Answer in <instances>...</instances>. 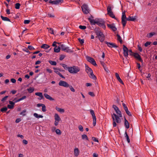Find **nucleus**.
I'll list each match as a JSON object with an SVG mask.
<instances>
[{
    "mask_svg": "<svg viewBox=\"0 0 157 157\" xmlns=\"http://www.w3.org/2000/svg\"><path fill=\"white\" fill-rule=\"evenodd\" d=\"M60 48L61 49V50L64 51L65 50V48H66V46L63 44H61L59 45Z\"/></svg>",
    "mask_w": 157,
    "mask_h": 157,
    "instance_id": "obj_36",
    "label": "nucleus"
},
{
    "mask_svg": "<svg viewBox=\"0 0 157 157\" xmlns=\"http://www.w3.org/2000/svg\"><path fill=\"white\" fill-rule=\"evenodd\" d=\"M105 23V22L103 20L101 19H97V24L99 26L101 27L104 29H105L106 28V26Z\"/></svg>",
    "mask_w": 157,
    "mask_h": 157,
    "instance_id": "obj_6",
    "label": "nucleus"
},
{
    "mask_svg": "<svg viewBox=\"0 0 157 157\" xmlns=\"http://www.w3.org/2000/svg\"><path fill=\"white\" fill-rule=\"evenodd\" d=\"M55 131H56V134H57L58 135H60L61 134L60 131L59 129H56Z\"/></svg>",
    "mask_w": 157,
    "mask_h": 157,
    "instance_id": "obj_49",
    "label": "nucleus"
},
{
    "mask_svg": "<svg viewBox=\"0 0 157 157\" xmlns=\"http://www.w3.org/2000/svg\"><path fill=\"white\" fill-rule=\"evenodd\" d=\"M153 139V137L151 135H150V136H148L146 138L148 142H151Z\"/></svg>",
    "mask_w": 157,
    "mask_h": 157,
    "instance_id": "obj_33",
    "label": "nucleus"
},
{
    "mask_svg": "<svg viewBox=\"0 0 157 157\" xmlns=\"http://www.w3.org/2000/svg\"><path fill=\"white\" fill-rule=\"evenodd\" d=\"M60 49L59 46V47L56 46L54 48V52H55L58 53L60 52Z\"/></svg>",
    "mask_w": 157,
    "mask_h": 157,
    "instance_id": "obj_29",
    "label": "nucleus"
},
{
    "mask_svg": "<svg viewBox=\"0 0 157 157\" xmlns=\"http://www.w3.org/2000/svg\"><path fill=\"white\" fill-rule=\"evenodd\" d=\"M88 94L89 95L91 96L94 97V94L92 92H89L88 93Z\"/></svg>",
    "mask_w": 157,
    "mask_h": 157,
    "instance_id": "obj_62",
    "label": "nucleus"
},
{
    "mask_svg": "<svg viewBox=\"0 0 157 157\" xmlns=\"http://www.w3.org/2000/svg\"><path fill=\"white\" fill-rule=\"evenodd\" d=\"M44 97L50 101H53L54 100V99L53 98L48 95L47 94L44 93Z\"/></svg>",
    "mask_w": 157,
    "mask_h": 157,
    "instance_id": "obj_20",
    "label": "nucleus"
},
{
    "mask_svg": "<svg viewBox=\"0 0 157 157\" xmlns=\"http://www.w3.org/2000/svg\"><path fill=\"white\" fill-rule=\"evenodd\" d=\"M86 58L88 61L91 63L94 66H97V65L95 61L93 58L88 56H86Z\"/></svg>",
    "mask_w": 157,
    "mask_h": 157,
    "instance_id": "obj_8",
    "label": "nucleus"
},
{
    "mask_svg": "<svg viewBox=\"0 0 157 157\" xmlns=\"http://www.w3.org/2000/svg\"><path fill=\"white\" fill-rule=\"evenodd\" d=\"M7 108L5 107L2 108H1L0 109V111L1 112H5L7 110Z\"/></svg>",
    "mask_w": 157,
    "mask_h": 157,
    "instance_id": "obj_41",
    "label": "nucleus"
},
{
    "mask_svg": "<svg viewBox=\"0 0 157 157\" xmlns=\"http://www.w3.org/2000/svg\"><path fill=\"white\" fill-rule=\"evenodd\" d=\"M9 103L10 105H7V108L9 109H13L14 106L15 102H13L12 101H9Z\"/></svg>",
    "mask_w": 157,
    "mask_h": 157,
    "instance_id": "obj_18",
    "label": "nucleus"
},
{
    "mask_svg": "<svg viewBox=\"0 0 157 157\" xmlns=\"http://www.w3.org/2000/svg\"><path fill=\"white\" fill-rule=\"evenodd\" d=\"M50 47V46L48 44H44L41 46V48L44 49H47Z\"/></svg>",
    "mask_w": 157,
    "mask_h": 157,
    "instance_id": "obj_30",
    "label": "nucleus"
},
{
    "mask_svg": "<svg viewBox=\"0 0 157 157\" xmlns=\"http://www.w3.org/2000/svg\"><path fill=\"white\" fill-rule=\"evenodd\" d=\"M124 125L126 128L128 129L129 128L128 122L126 120L125 117H124Z\"/></svg>",
    "mask_w": 157,
    "mask_h": 157,
    "instance_id": "obj_19",
    "label": "nucleus"
},
{
    "mask_svg": "<svg viewBox=\"0 0 157 157\" xmlns=\"http://www.w3.org/2000/svg\"><path fill=\"white\" fill-rule=\"evenodd\" d=\"M65 57V56L64 55H60L59 57V60H63Z\"/></svg>",
    "mask_w": 157,
    "mask_h": 157,
    "instance_id": "obj_50",
    "label": "nucleus"
},
{
    "mask_svg": "<svg viewBox=\"0 0 157 157\" xmlns=\"http://www.w3.org/2000/svg\"><path fill=\"white\" fill-rule=\"evenodd\" d=\"M47 29H48V31L49 33H51V34H54V31L52 28H47Z\"/></svg>",
    "mask_w": 157,
    "mask_h": 157,
    "instance_id": "obj_34",
    "label": "nucleus"
},
{
    "mask_svg": "<svg viewBox=\"0 0 157 157\" xmlns=\"http://www.w3.org/2000/svg\"><path fill=\"white\" fill-rule=\"evenodd\" d=\"M59 86H63L65 87H68L69 86V84L67 82L63 81L60 80L59 83Z\"/></svg>",
    "mask_w": 157,
    "mask_h": 157,
    "instance_id": "obj_11",
    "label": "nucleus"
},
{
    "mask_svg": "<svg viewBox=\"0 0 157 157\" xmlns=\"http://www.w3.org/2000/svg\"><path fill=\"white\" fill-rule=\"evenodd\" d=\"M105 43L107 46L109 47L114 48H117L118 47V46L116 45L114 43H110L107 41L105 42Z\"/></svg>",
    "mask_w": 157,
    "mask_h": 157,
    "instance_id": "obj_14",
    "label": "nucleus"
},
{
    "mask_svg": "<svg viewBox=\"0 0 157 157\" xmlns=\"http://www.w3.org/2000/svg\"><path fill=\"white\" fill-rule=\"evenodd\" d=\"M90 112L93 118V125L94 126H95L96 123V117L95 116L94 110L91 109L90 110Z\"/></svg>",
    "mask_w": 157,
    "mask_h": 157,
    "instance_id": "obj_9",
    "label": "nucleus"
},
{
    "mask_svg": "<svg viewBox=\"0 0 157 157\" xmlns=\"http://www.w3.org/2000/svg\"><path fill=\"white\" fill-rule=\"evenodd\" d=\"M115 111L119 117H122L121 112L119 109V108L117 110H116Z\"/></svg>",
    "mask_w": 157,
    "mask_h": 157,
    "instance_id": "obj_31",
    "label": "nucleus"
},
{
    "mask_svg": "<svg viewBox=\"0 0 157 157\" xmlns=\"http://www.w3.org/2000/svg\"><path fill=\"white\" fill-rule=\"evenodd\" d=\"M30 22V20H25L24 21V23L25 24H28Z\"/></svg>",
    "mask_w": 157,
    "mask_h": 157,
    "instance_id": "obj_57",
    "label": "nucleus"
},
{
    "mask_svg": "<svg viewBox=\"0 0 157 157\" xmlns=\"http://www.w3.org/2000/svg\"><path fill=\"white\" fill-rule=\"evenodd\" d=\"M82 9L84 13L87 14L89 13V9L87 5L83 4L82 6Z\"/></svg>",
    "mask_w": 157,
    "mask_h": 157,
    "instance_id": "obj_10",
    "label": "nucleus"
},
{
    "mask_svg": "<svg viewBox=\"0 0 157 157\" xmlns=\"http://www.w3.org/2000/svg\"><path fill=\"white\" fill-rule=\"evenodd\" d=\"M125 137H126V138L127 139V142H128V143H129L130 141V139L129 138V137L126 131L125 132Z\"/></svg>",
    "mask_w": 157,
    "mask_h": 157,
    "instance_id": "obj_37",
    "label": "nucleus"
},
{
    "mask_svg": "<svg viewBox=\"0 0 157 157\" xmlns=\"http://www.w3.org/2000/svg\"><path fill=\"white\" fill-rule=\"evenodd\" d=\"M94 31L100 41L101 42H103L105 40V36L103 33L100 31L98 27L95 28Z\"/></svg>",
    "mask_w": 157,
    "mask_h": 157,
    "instance_id": "obj_2",
    "label": "nucleus"
},
{
    "mask_svg": "<svg viewBox=\"0 0 157 157\" xmlns=\"http://www.w3.org/2000/svg\"><path fill=\"white\" fill-rule=\"evenodd\" d=\"M115 76L117 79L118 80L119 82L122 84H124V83L122 80L120 78L119 74L117 73H115Z\"/></svg>",
    "mask_w": 157,
    "mask_h": 157,
    "instance_id": "obj_24",
    "label": "nucleus"
},
{
    "mask_svg": "<svg viewBox=\"0 0 157 157\" xmlns=\"http://www.w3.org/2000/svg\"><path fill=\"white\" fill-rule=\"evenodd\" d=\"M155 33L154 32L148 34H147V37L148 38L151 37L152 36L154 35Z\"/></svg>",
    "mask_w": 157,
    "mask_h": 157,
    "instance_id": "obj_35",
    "label": "nucleus"
},
{
    "mask_svg": "<svg viewBox=\"0 0 157 157\" xmlns=\"http://www.w3.org/2000/svg\"><path fill=\"white\" fill-rule=\"evenodd\" d=\"M42 110L44 112H45L46 111V107L44 105L42 107Z\"/></svg>",
    "mask_w": 157,
    "mask_h": 157,
    "instance_id": "obj_51",
    "label": "nucleus"
},
{
    "mask_svg": "<svg viewBox=\"0 0 157 157\" xmlns=\"http://www.w3.org/2000/svg\"><path fill=\"white\" fill-rule=\"evenodd\" d=\"M93 18H94L93 17H91L88 18V20L91 25H95V24H97V19H96L94 20Z\"/></svg>",
    "mask_w": 157,
    "mask_h": 157,
    "instance_id": "obj_12",
    "label": "nucleus"
},
{
    "mask_svg": "<svg viewBox=\"0 0 157 157\" xmlns=\"http://www.w3.org/2000/svg\"><path fill=\"white\" fill-rule=\"evenodd\" d=\"M1 17L3 21H10V20L7 17H4L3 16H1Z\"/></svg>",
    "mask_w": 157,
    "mask_h": 157,
    "instance_id": "obj_32",
    "label": "nucleus"
},
{
    "mask_svg": "<svg viewBox=\"0 0 157 157\" xmlns=\"http://www.w3.org/2000/svg\"><path fill=\"white\" fill-rule=\"evenodd\" d=\"M68 69V71L72 74H76L80 70V67L75 66L70 67Z\"/></svg>",
    "mask_w": 157,
    "mask_h": 157,
    "instance_id": "obj_4",
    "label": "nucleus"
},
{
    "mask_svg": "<svg viewBox=\"0 0 157 157\" xmlns=\"http://www.w3.org/2000/svg\"><path fill=\"white\" fill-rule=\"evenodd\" d=\"M134 57L136 58L137 59L139 60L140 62L141 63H143V61L140 56L137 53H135L134 55Z\"/></svg>",
    "mask_w": 157,
    "mask_h": 157,
    "instance_id": "obj_17",
    "label": "nucleus"
},
{
    "mask_svg": "<svg viewBox=\"0 0 157 157\" xmlns=\"http://www.w3.org/2000/svg\"><path fill=\"white\" fill-rule=\"evenodd\" d=\"M61 64L65 69L68 70V68L70 67H67V65L64 64Z\"/></svg>",
    "mask_w": 157,
    "mask_h": 157,
    "instance_id": "obj_38",
    "label": "nucleus"
},
{
    "mask_svg": "<svg viewBox=\"0 0 157 157\" xmlns=\"http://www.w3.org/2000/svg\"><path fill=\"white\" fill-rule=\"evenodd\" d=\"M35 94L36 96H39L40 98H39V99L40 100L44 98V97L43 95V94L42 93H41V92L36 93H35Z\"/></svg>",
    "mask_w": 157,
    "mask_h": 157,
    "instance_id": "obj_25",
    "label": "nucleus"
},
{
    "mask_svg": "<svg viewBox=\"0 0 157 157\" xmlns=\"http://www.w3.org/2000/svg\"><path fill=\"white\" fill-rule=\"evenodd\" d=\"M122 106L125 111L128 109V107L124 103H122Z\"/></svg>",
    "mask_w": 157,
    "mask_h": 157,
    "instance_id": "obj_46",
    "label": "nucleus"
},
{
    "mask_svg": "<svg viewBox=\"0 0 157 157\" xmlns=\"http://www.w3.org/2000/svg\"><path fill=\"white\" fill-rule=\"evenodd\" d=\"M113 108L114 109L115 111L117 110L118 109V108L115 105H113Z\"/></svg>",
    "mask_w": 157,
    "mask_h": 157,
    "instance_id": "obj_60",
    "label": "nucleus"
},
{
    "mask_svg": "<svg viewBox=\"0 0 157 157\" xmlns=\"http://www.w3.org/2000/svg\"><path fill=\"white\" fill-rule=\"evenodd\" d=\"M92 139V140L94 141L95 142H98V140L96 138H95V137H93Z\"/></svg>",
    "mask_w": 157,
    "mask_h": 157,
    "instance_id": "obj_64",
    "label": "nucleus"
},
{
    "mask_svg": "<svg viewBox=\"0 0 157 157\" xmlns=\"http://www.w3.org/2000/svg\"><path fill=\"white\" fill-rule=\"evenodd\" d=\"M56 109L60 113H63L64 112V110L63 109L59 108L58 106H56Z\"/></svg>",
    "mask_w": 157,
    "mask_h": 157,
    "instance_id": "obj_27",
    "label": "nucleus"
},
{
    "mask_svg": "<svg viewBox=\"0 0 157 157\" xmlns=\"http://www.w3.org/2000/svg\"><path fill=\"white\" fill-rule=\"evenodd\" d=\"M54 119L55 121H60L61 119L57 113H55L54 115Z\"/></svg>",
    "mask_w": 157,
    "mask_h": 157,
    "instance_id": "obj_26",
    "label": "nucleus"
},
{
    "mask_svg": "<svg viewBox=\"0 0 157 157\" xmlns=\"http://www.w3.org/2000/svg\"><path fill=\"white\" fill-rule=\"evenodd\" d=\"M151 42H147L145 43L144 44V46L146 47H147L148 45H150L151 44Z\"/></svg>",
    "mask_w": 157,
    "mask_h": 157,
    "instance_id": "obj_53",
    "label": "nucleus"
},
{
    "mask_svg": "<svg viewBox=\"0 0 157 157\" xmlns=\"http://www.w3.org/2000/svg\"><path fill=\"white\" fill-rule=\"evenodd\" d=\"M112 118L113 119V127H115L117 126L116 122L117 123H120L121 122V120L120 117L118 115L113 113L112 115Z\"/></svg>",
    "mask_w": 157,
    "mask_h": 157,
    "instance_id": "obj_3",
    "label": "nucleus"
},
{
    "mask_svg": "<svg viewBox=\"0 0 157 157\" xmlns=\"http://www.w3.org/2000/svg\"><path fill=\"white\" fill-rule=\"evenodd\" d=\"M138 49L140 52H142V49L141 47L139 45H138L137 46Z\"/></svg>",
    "mask_w": 157,
    "mask_h": 157,
    "instance_id": "obj_58",
    "label": "nucleus"
},
{
    "mask_svg": "<svg viewBox=\"0 0 157 157\" xmlns=\"http://www.w3.org/2000/svg\"><path fill=\"white\" fill-rule=\"evenodd\" d=\"M103 68L107 72H108L109 70L106 67V65L104 66Z\"/></svg>",
    "mask_w": 157,
    "mask_h": 157,
    "instance_id": "obj_63",
    "label": "nucleus"
},
{
    "mask_svg": "<svg viewBox=\"0 0 157 157\" xmlns=\"http://www.w3.org/2000/svg\"><path fill=\"white\" fill-rule=\"evenodd\" d=\"M28 48L30 50H33L34 49V48H33V46H32L31 45H29L28 46Z\"/></svg>",
    "mask_w": 157,
    "mask_h": 157,
    "instance_id": "obj_55",
    "label": "nucleus"
},
{
    "mask_svg": "<svg viewBox=\"0 0 157 157\" xmlns=\"http://www.w3.org/2000/svg\"><path fill=\"white\" fill-rule=\"evenodd\" d=\"M55 70L54 71V72L56 73V74L58 75L60 77L62 78H65L63 76L60 72L57 69H55Z\"/></svg>",
    "mask_w": 157,
    "mask_h": 157,
    "instance_id": "obj_22",
    "label": "nucleus"
},
{
    "mask_svg": "<svg viewBox=\"0 0 157 157\" xmlns=\"http://www.w3.org/2000/svg\"><path fill=\"white\" fill-rule=\"evenodd\" d=\"M74 154L75 156H78L79 154V151L78 148H75L74 151Z\"/></svg>",
    "mask_w": 157,
    "mask_h": 157,
    "instance_id": "obj_21",
    "label": "nucleus"
},
{
    "mask_svg": "<svg viewBox=\"0 0 157 157\" xmlns=\"http://www.w3.org/2000/svg\"><path fill=\"white\" fill-rule=\"evenodd\" d=\"M27 90L29 93H32L34 90V88H33L30 87L27 89Z\"/></svg>",
    "mask_w": 157,
    "mask_h": 157,
    "instance_id": "obj_39",
    "label": "nucleus"
},
{
    "mask_svg": "<svg viewBox=\"0 0 157 157\" xmlns=\"http://www.w3.org/2000/svg\"><path fill=\"white\" fill-rule=\"evenodd\" d=\"M20 5H21L19 3H16L15 5V8L17 9H19Z\"/></svg>",
    "mask_w": 157,
    "mask_h": 157,
    "instance_id": "obj_44",
    "label": "nucleus"
},
{
    "mask_svg": "<svg viewBox=\"0 0 157 157\" xmlns=\"http://www.w3.org/2000/svg\"><path fill=\"white\" fill-rule=\"evenodd\" d=\"M68 87L69 88L70 90L73 92H75V90L74 88L72 87V86L71 85H69V86H68Z\"/></svg>",
    "mask_w": 157,
    "mask_h": 157,
    "instance_id": "obj_47",
    "label": "nucleus"
},
{
    "mask_svg": "<svg viewBox=\"0 0 157 157\" xmlns=\"http://www.w3.org/2000/svg\"><path fill=\"white\" fill-rule=\"evenodd\" d=\"M63 0H56L53 1L50 0L49 1V2L50 3L52 4L57 5L62 3L63 2Z\"/></svg>",
    "mask_w": 157,
    "mask_h": 157,
    "instance_id": "obj_15",
    "label": "nucleus"
},
{
    "mask_svg": "<svg viewBox=\"0 0 157 157\" xmlns=\"http://www.w3.org/2000/svg\"><path fill=\"white\" fill-rule=\"evenodd\" d=\"M49 63H50L51 65H56V64H57V63H56V62L54 61H50Z\"/></svg>",
    "mask_w": 157,
    "mask_h": 157,
    "instance_id": "obj_52",
    "label": "nucleus"
},
{
    "mask_svg": "<svg viewBox=\"0 0 157 157\" xmlns=\"http://www.w3.org/2000/svg\"><path fill=\"white\" fill-rule=\"evenodd\" d=\"M123 50L124 56L125 57H127L128 55V48L124 45H123Z\"/></svg>",
    "mask_w": 157,
    "mask_h": 157,
    "instance_id": "obj_13",
    "label": "nucleus"
},
{
    "mask_svg": "<svg viewBox=\"0 0 157 157\" xmlns=\"http://www.w3.org/2000/svg\"><path fill=\"white\" fill-rule=\"evenodd\" d=\"M86 71L90 78L94 80L96 79V76L93 73L92 69L87 65H86Z\"/></svg>",
    "mask_w": 157,
    "mask_h": 157,
    "instance_id": "obj_5",
    "label": "nucleus"
},
{
    "mask_svg": "<svg viewBox=\"0 0 157 157\" xmlns=\"http://www.w3.org/2000/svg\"><path fill=\"white\" fill-rule=\"evenodd\" d=\"M78 128L80 131L81 132H82L83 131V128L82 125H79L78 126Z\"/></svg>",
    "mask_w": 157,
    "mask_h": 157,
    "instance_id": "obj_54",
    "label": "nucleus"
},
{
    "mask_svg": "<svg viewBox=\"0 0 157 157\" xmlns=\"http://www.w3.org/2000/svg\"><path fill=\"white\" fill-rule=\"evenodd\" d=\"M8 97V96H6L5 97H4L3 98L2 100L1 101L2 102H4L6 100L7 98Z\"/></svg>",
    "mask_w": 157,
    "mask_h": 157,
    "instance_id": "obj_45",
    "label": "nucleus"
},
{
    "mask_svg": "<svg viewBox=\"0 0 157 157\" xmlns=\"http://www.w3.org/2000/svg\"><path fill=\"white\" fill-rule=\"evenodd\" d=\"M46 70L49 73H51L52 71L49 68H47Z\"/></svg>",
    "mask_w": 157,
    "mask_h": 157,
    "instance_id": "obj_61",
    "label": "nucleus"
},
{
    "mask_svg": "<svg viewBox=\"0 0 157 157\" xmlns=\"http://www.w3.org/2000/svg\"><path fill=\"white\" fill-rule=\"evenodd\" d=\"M73 48L70 49L68 47H66L64 51L68 53H73L74 52V51L73 50Z\"/></svg>",
    "mask_w": 157,
    "mask_h": 157,
    "instance_id": "obj_23",
    "label": "nucleus"
},
{
    "mask_svg": "<svg viewBox=\"0 0 157 157\" xmlns=\"http://www.w3.org/2000/svg\"><path fill=\"white\" fill-rule=\"evenodd\" d=\"M79 28L81 29H85L86 28V27L84 25H80L79 26Z\"/></svg>",
    "mask_w": 157,
    "mask_h": 157,
    "instance_id": "obj_48",
    "label": "nucleus"
},
{
    "mask_svg": "<svg viewBox=\"0 0 157 157\" xmlns=\"http://www.w3.org/2000/svg\"><path fill=\"white\" fill-rule=\"evenodd\" d=\"M79 42L81 44H83L84 43V40L83 39H78Z\"/></svg>",
    "mask_w": 157,
    "mask_h": 157,
    "instance_id": "obj_59",
    "label": "nucleus"
},
{
    "mask_svg": "<svg viewBox=\"0 0 157 157\" xmlns=\"http://www.w3.org/2000/svg\"><path fill=\"white\" fill-rule=\"evenodd\" d=\"M33 116L37 118H42L43 116L42 115H38L36 113H34L33 114Z\"/></svg>",
    "mask_w": 157,
    "mask_h": 157,
    "instance_id": "obj_28",
    "label": "nucleus"
},
{
    "mask_svg": "<svg viewBox=\"0 0 157 157\" xmlns=\"http://www.w3.org/2000/svg\"><path fill=\"white\" fill-rule=\"evenodd\" d=\"M117 40L120 41V42L121 43H122V40L121 39V37L120 36L118 35V34H117Z\"/></svg>",
    "mask_w": 157,
    "mask_h": 157,
    "instance_id": "obj_42",
    "label": "nucleus"
},
{
    "mask_svg": "<svg viewBox=\"0 0 157 157\" xmlns=\"http://www.w3.org/2000/svg\"><path fill=\"white\" fill-rule=\"evenodd\" d=\"M26 112V110H23L22 112L20 113V114L21 115H22L23 116H25L26 115V114L25 113Z\"/></svg>",
    "mask_w": 157,
    "mask_h": 157,
    "instance_id": "obj_43",
    "label": "nucleus"
},
{
    "mask_svg": "<svg viewBox=\"0 0 157 157\" xmlns=\"http://www.w3.org/2000/svg\"><path fill=\"white\" fill-rule=\"evenodd\" d=\"M82 138L83 140H88V138L87 137L86 135L85 134L82 135Z\"/></svg>",
    "mask_w": 157,
    "mask_h": 157,
    "instance_id": "obj_40",
    "label": "nucleus"
},
{
    "mask_svg": "<svg viewBox=\"0 0 157 157\" xmlns=\"http://www.w3.org/2000/svg\"><path fill=\"white\" fill-rule=\"evenodd\" d=\"M107 11L108 14L111 17L114 18L116 20H117V19L115 17L112 11L111 8L110 6H109L107 7Z\"/></svg>",
    "mask_w": 157,
    "mask_h": 157,
    "instance_id": "obj_7",
    "label": "nucleus"
},
{
    "mask_svg": "<svg viewBox=\"0 0 157 157\" xmlns=\"http://www.w3.org/2000/svg\"><path fill=\"white\" fill-rule=\"evenodd\" d=\"M107 26L109 28L112 29L114 32H115L117 30V28L115 26L114 24H107Z\"/></svg>",
    "mask_w": 157,
    "mask_h": 157,
    "instance_id": "obj_16",
    "label": "nucleus"
},
{
    "mask_svg": "<svg viewBox=\"0 0 157 157\" xmlns=\"http://www.w3.org/2000/svg\"><path fill=\"white\" fill-rule=\"evenodd\" d=\"M136 19L135 17L129 16L127 18L125 15V11L123 12L122 13L121 17V22L123 27L125 26L127 21H134Z\"/></svg>",
    "mask_w": 157,
    "mask_h": 157,
    "instance_id": "obj_1",
    "label": "nucleus"
},
{
    "mask_svg": "<svg viewBox=\"0 0 157 157\" xmlns=\"http://www.w3.org/2000/svg\"><path fill=\"white\" fill-rule=\"evenodd\" d=\"M125 112L129 116H131L132 114L131 113L128 111V109L126 110Z\"/></svg>",
    "mask_w": 157,
    "mask_h": 157,
    "instance_id": "obj_56",
    "label": "nucleus"
}]
</instances>
